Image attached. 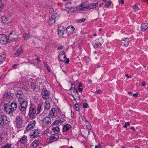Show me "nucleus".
<instances>
[{
	"instance_id": "aec40b11",
	"label": "nucleus",
	"mask_w": 148,
	"mask_h": 148,
	"mask_svg": "<svg viewBox=\"0 0 148 148\" xmlns=\"http://www.w3.org/2000/svg\"><path fill=\"white\" fill-rule=\"evenodd\" d=\"M71 128V126L69 124H66L63 127L62 132H64L69 130Z\"/></svg>"
},
{
	"instance_id": "a211bd4d",
	"label": "nucleus",
	"mask_w": 148,
	"mask_h": 148,
	"mask_svg": "<svg viewBox=\"0 0 148 148\" xmlns=\"http://www.w3.org/2000/svg\"><path fill=\"white\" fill-rule=\"evenodd\" d=\"M65 56V53L64 51H61L58 56V58L62 62H64V57Z\"/></svg>"
},
{
	"instance_id": "6e6d98bb",
	"label": "nucleus",
	"mask_w": 148,
	"mask_h": 148,
	"mask_svg": "<svg viewBox=\"0 0 148 148\" xmlns=\"http://www.w3.org/2000/svg\"><path fill=\"white\" fill-rule=\"evenodd\" d=\"M3 126V123L1 121H0V128H1Z\"/></svg>"
},
{
	"instance_id": "338daca9",
	"label": "nucleus",
	"mask_w": 148,
	"mask_h": 148,
	"mask_svg": "<svg viewBox=\"0 0 148 148\" xmlns=\"http://www.w3.org/2000/svg\"><path fill=\"white\" fill-rule=\"evenodd\" d=\"M36 60H37V61H38V62H40V58L39 57H38L37 58V59H36Z\"/></svg>"
},
{
	"instance_id": "cd10ccee",
	"label": "nucleus",
	"mask_w": 148,
	"mask_h": 148,
	"mask_svg": "<svg viewBox=\"0 0 148 148\" xmlns=\"http://www.w3.org/2000/svg\"><path fill=\"white\" fill-rule=\"evenodd\" d=\"M30 86L31 88L33 89H35L36 88V82L35 81L32 82L30 83Z\"/></svg>"
},
{
	"instance_id": "8fccbe9b",
	"label": "nucleus",
	"mask_w": 148,
	"mask_h": 148,
	"mask_svg": "<svg viewBox=\"0 0 148 148\" xmlns=\"http://www.w3.org/2000/svg\"><path fill=\"white\" fill-rule=\"evenodd\" d=\"M86 20L85 18H83L82 19H81L79 20H77V21L78 22H83L84 21H86Z\"/></svg>"
},
{
	"instance_id": "412c9836",
	"label": "nucleus",
	"mask_w": 148,
	"mask_h": 148,
	"mask_svg": "<svg viewBox=\"0 0 148 148\" xmlns=\"http://www.w3.org/2000/svg\"><path fill=\"white\" fill-rule=\"evenodd\" d=\"M50 103L47 101L45 102L44 103V111H47L50 109Z\"/></svg>"
},
{
	"instance_id": "2f4dec72",
	"label": "nucleus",
	"mask_w": 148,
	"mask_h": 148,
	"mask_svg": "<svg viewBox=\"0 0 148 148\" xmlns=\"http://www.w3.org/2000/svg\"><path fill=\"white\" fill-rule=\"evenodd\" d=\"M4 118H6V116L3 113H0V121L3 122V121H4Z\"/></svg>"
},
{
	"instance_id": "ea45409f",
	"label": "nucleus",
	"mask_w": 148,
	"mask_h": 148,
	"mask_svg": "<svg viewBox=\"0 0 148 148\" xmlns=\"http://www.w3.org/2000/svg\"><path fill=\"white\" fill-rule=\"evenodd\" d=\"M59 121L58 120H56L53 123L51 124V126H54L55 125H58L59 123L58 122Z\"/></svg>"
},
{
	"instance_id": "4c0bfd02",
	"label": "nucleus",
	"mask_w": 148,
	"mask_h": 148,
	"mask_svg": "<svg viewBox=\"0 0 148 148\" xmlns=\"http://www.w3.org/2000/svg\"><path fill=\"white\" fill-rule=\"evenodd\" d=\"M122 43L123 44V45L127 47L128 45V41H125L124 40H122Z\"/></svg>"
},
{
	"instance_id": "393cba45",
	"label": "nucleus",
	"mask_w": 148,
	"mask_h": 148,
	"mask_svg": "<svg viewBox=\"0 0 148 148\" xmlns=\"http://www.w3.org/2000/svg\"><path fill=\"white\" fill-rule=\"evenodd\" d=\"M141 31H145L148 27V23H143L141 25Z\"/></svg>"
},
{
	"instance_id": "b1692460",
	"label": "nucleus",
	"mask_w": 148,
	"mask_h": 148,
	"mask_svg": "<svg viewBox=\"0 0 148 148\" xmlns=\"http://www.w3.org/2000/svg\"><path fill=\"white\" fill-rule=\"evenodd\" d=\"M10 106L13 112L17 108V104L16 103L14 102H13L11 103Z\"/></svg>"
},
{
	"instance_id": "864d4df0",
	"label": "nucleus",
	"mask_w": 148,
	"mask_h": 148,
	"mask_svg": "<svg viewBox=\"0 0 148 148\" xmlns=\"http://www.w3.org/2000/svg\"><path fill=\"white\" fill-rule=\"evenodd\" d=\"M88 106V104L86 103H84L83 104V107L85 108H86Z\"/></svg>"
},
{
	"instance_id": "c85d7f7f",
	"label": "nucleus",
	"mask_w": 148,
	"mask_h": 148,
	"mask_svg": "<svg viewBox=\"0 0 148 148\" xmlns=\"http://www.w3.org/2000/svg\"><path fill=\"white\" fill-rule=\"evenodd\" d=\"M65 7L68 9H71L73 8V5L71 2H69L66 4L65 5Z\"/></svg>"
},
{
	"instance_id": "9b49d317",
	"label": "nucleus",
	"mask_w": 148,
	"mask_h": 148,
	"mask_svg": "<svg viewBox=\"0 0 148 148\" xmlns=\"http://www.w3.org/2000/svg\"><path fill=\"white\" fill-rule=\"evenodd\" d=\"M15 94L16 95L17 98L18 99V101L24 98V95L23 92L21 90L16 91L15 93Z\"/></svg>"
},
{
	"instance_id": "20e7f679",
	"label": "nucleus",
	"mask_w": 148,
	"mask_h": 148,
	"mask_svg": "<svg viewBox=\"0 0 148 148\" xmlns=\"http://www.w3.org/2000/svg\"><path fill=\"white\" fill-rule=\"evenodd\" d=\"M59 138L57 134H52L47 139V142L48 143H50L56 141Z\"/></svg>"
},
{
	"instance_id": "2eb2a0df",
	"label": "nucleus",
	"mask_w": 148,
	"mask_h": 148,
	"mask_svg": "<svg viewBox=\"0 0 148 148\" xmlns=\"http://www.w3.org/2000/svg\"><path fill=\"white\" fill-rule=\"evenodd\" d=\"M57 15L56 13L53 14L51 16V18L49 19V24L51 25L53 24L55 22V19Z\"/></svg>"
},
{
	"instance_id": "de8ad7c7",
	"label": "nucleus",
	"mask_w": 148,
	"mask_h": 148,
	"mask_svg": "<svg viewBox=\"0 0 148 148\" xmlns=\"http://www.w3.org/2000/svg\"><path fill=\"white\" fill-rule=\"evenodd\" d=\"M111 3V1H109L106 2L105 5V7H108V6L110 5Z\"/></svg>"
},
{
	"instance_id": "69168bd1",
	"label": "nucleus",
	"mask_w": 148,
	"mask_h": 148,
	"mask_svg": "<svg viewBox=\"0 0 148 148\" xmlns=\"http://www.w3.org/2000/svg\"><path fill=\"white\" fill-rule=\"evenodd\" d=\"M63 47L62 46H60V47H59L58 48V50H60L61 49H62V48Z\"/></svg>"
},
{
	"instance_id": "0eeeda50",
	"label": "nucleus",
	"mask_w": 148,
	"mask_h": 148,
	"mask_svg": "<svg viewBox=\"0 0 148 148\" xmlns=\"http://www.w3.org/2000/svg\"><path fill=\"white\" fill-rule=\"evenodd\" d=\"M40 133V131L38 129L34 130L30 132V137L32 138H36L39 136Z\"/></svg>"
},
{
	"instance_id": "603ef678",
	"label": "nucleus",
	"mask_w": 148,
	"mask_h": 148,
	"mask_svg": "<svg viewBox=\"0 0 148 148\" xmlns=\"http://www.w3.org/2000/svg\"><path fill=\"white\" fill-rule=\"evenodd\" d=\"M81 118H82V120L83 121H85L86 122H88L87 120L86 119V118L85 117H84V116H82Z\"/></svg>"
},
{
	"instance_id": "052dcab7",
	"label": "nucleus",
	"mask_w": 148,
	"mask_h": 148,
	"mask_svg": "<svg viewBox=\"0 0 148 148\" xmlns=\"http://www.w3.org/2000/svg\"><path fill=\"white\" fill-rule=\"evenodd\" d=\"M138 93H134L133 94V95L134 97H137L138 96Z\"/></svg>"
},
{
	"instance_id": "bf43d9fd",
	"label": "nucleus",
	"mask_w": 148,
	"mask_h": 148,
	"mask_svg": "<svg viewBox=\"0 0 148 148\" xmlns=\"http://www.w3.org/2000/svg\"><path fill=\"white\" fill-rule=\"evenodd\" d=\"M22 88L23 89H24L25 90L27 89V88L25 86H22Z\"/></svg>"
},
{
	"instance_id": "bb28decb",
	"label": "nucleus",
	"mask_w": 148,
	"mask_h": 148,
	"mask_svg": "<svg viewBox=\"0 0 148 148\" xmlns=\"http://www.w3.org/2000/svg\"><path fill=\"white\" fill-rule=\"evenodd\" d=\"M42 107L41 104H39L37 106V114H39L42 111Z\"/></svg>"
},
{
	"instance_id": "f704fd0d",
	"label": "nucleus",
	"mask_w": 148,
	"mask_h": 148,
	"mask_svg": "<svg viewBox=\"0 0 148 148\" xmlns=\"http://www.w3.org/2000/svg\"><path fill=\"white\" fill-rule=\"evenodd\" d=\"M4 96L5 98L7 99H11L12 98V97L10 93H7L5 94Z\"/></svg>"
},
{
	"instance_id": "423d86ee",
	"label": "nucleus",
	"mask_w": 148,
	"mask_h": 148,
	"mask_svg": "<svg viewBox=\"0 0 148 148\" xmlns=\"http://www.w3.org/2000/svg\"><path fill=\"white\" fill-rule=\"evenodd\" d=\"M50 94L49 91L47 90L46 88H43L42 90L41 95L43 99H49Z\"/></svg>"
},
{
	"instance_id": "09e8293b",
	"label": "nucleus",
	"mask_w": 148,
	"mask_h": 148,
	"mask_svg": "<svg viewBox=\"0 0 148 148\" xmlns=\"http://www.w3.org/2000/svg\"><path fill=\"white\" fill-rule=\"evenodd\" d=\"M58 120L59 123H63L65 121V120L63 118L60 119H58Z\"/></svg>"
},
{
	"instance_id": "39448f33",
	"label": "nucleus",
	"mask_w": 148,
	"mask_h": 148,
	"mask_svg": "<svg viewBox=\"0 0 148 148\" xmlns=\"http://www.w3.org/2000/svg\"><path fill=\"white\" fill-rule=\"evenodd\" d=\"M42 126L45 127L48 125L49 124H51V119L49 117L46 116L41 120Z\"/></svg>"
},
{
	"instance_id": "4d7b16f0",
	"label": "nucleus",
	"mask_w": 148,
	"mask_h": 148,
	"mask_svg": "<svg viewBox=\"0 0 148 148\" xmlns=\"http://www.w3.org/2000/svg\"><path fill=\"white\" fill-rule=\"evenodd\" d=\"M119 2L121 4H122L124 2V0H121L120 1V0H119Z\"/></svg>"
},
{
	"instance_id": "774afa93",
	"label": "nucleus",
	"mask_w": 148,
	"mask_h": 148,
	"mask_svg": "<svg viewBox=\"0 0 148 148\" xmlns=\"http://www.w3.org/2000/svg\"><path fill=\"white\" fill-rule=\"evenodd\" d=\"M74 12V10H73V11H72L71 10H70L68 11V12L69 13H71L72 12Z\"/></svg>"
},
{
	"instance_id": "f3484780",
	"label": "nucleus",
	"mask_w": 148,
	"mask_h": 148,
	"mask_svg": "<svg viewBox=\"0 0 148 148\" xmlns=\"http://www.w3.org/2000/svg\"><path fill=\"white\" fill-rule=\"evenodd\" d=\"M77 9L81 11H86L87 10V7L85 5V4L84 3H82L78 5Z\"/></svg>"
},
{
	"instance_id": "5701e85b",
	"label": "nucleus",
	"mask_w": 148,
	"mask_h": 148,
	"mask_svg": "<svg viewBox=\"0 0 148 148\" xmlns=\"http://www.w3.org/2000/svg\"><path fill=\"white\" fill-rule=\"evenodd\" d=\"M18 101L20 102V105L27 107V102L25 99L23 98L21 100H19Z\"/></svg>"
},
{
	"instance_id": "e433bc0d",
	"label": "nucleus",
	"mask_w": 148,
	"mask_h": 148,
	"mask_svg": "<svg viewBox=\"0 0 148 148\" xmlns=\"http://www.w3.org/2000/svg\"><path fill=\"white\" fill-rule=\"evenodd\" d=\"M56 116L58 117L60 116L61 114V112L60 110L58 108L56 109Z\"/></svg>"
},
{
	"instance_id": "5fc2aeb1",
	"label": "nucleus",
	"mask_w": 148,
	"mask_h": 148,
	"mask_svg": "<svg viewBox=\"0 0 148 148\" xmlns=\"http://www.w3.org/2000/svg\"><path fill=\"white\" fill-rule=\"evenodd\" d=\"M100 144H98V145L95 146V148H101Z\"/></svg>"
},
{
	"instance_id": "1a4fd4ad",
	"label": "nucleus",
	"mask_w": 148,
	"mask_h": 148,
	"mask_svg": "<svg viewBox=\"0 0 148 148\" xmlns=\"http://www.w3.org/2000/svg\"><path fill=\"white\" fill-rule=\"evenodd\" d=\"M36 122V121L34 120L32 121L29 122L28 125L26 126V130L27 131H29L32 130L35 126Z\"/></svg>"
},
{
	"instance_id": "c756f323",
	"label": "nucleus",
	"mask_w": 148,
	"mask_h": 148,
	"mask_svg": "<svg viewBox=\"0 0 148 148\" xmlns=\"http://www.w3.org/2000/svg\"><path fill=\"white\" fill-rule=\"evenodd\" d=\"M12 144L7 143L5 145L2 146L1 148H13L12 147Z\"/></svg>"
},
{
	"instance_id": "c9c22d12",
	"label": "nucleus",
	"mask_w": 148,
	"mask_h": 148,
	"mask_svg": "<svg viewBox=\"0 0 148 148\" xmlns=\"http://www.w3.org/2000/svg\"><path fill=\"white\" fill-rule=\"evenodd\" d=\"M27 107L25 106L20 105V106L18 108L20 111L21 112H23L25 111Z\"/></svg>"
},
{
	"instance_id": "ddd939ff",
	"label": "nucleus",
	"mask_w": 148,
	"mask_h": 148,
	"mask_svg": "<svg viewBox=\"0 0 148 148\" xmlns=\"http://www.w3.org/2000/svg\"><path fill=\"white\" fill-rule=\"evenodd\" d=\"M27 136L24 135L20 138V140L18 141V142L25 145L27 144Z\"/></svg>"
},
{
	"instance_id": "e2e57ef3",
	"label": "nucleus",
	"mask_w": 148,
	"mask_h": 148,
	"mask_svg": "<svg viewBox=\"0 0 148 148\" xmlns=\"http://www.w3.org/2000/svg\"><path fill=\"white\" fill-rule=\"evenodd\" d=\"M78 90L80 92H82L83 91V89L82 88H81L80 87H78Z\"/></svg>"
},
{
	"instance_id": "4be33fe9",
	"label": "nucleus",
	"mask_w": 148,
	"mask_h": 148,
	"mask_svg": "<svg viewBox=\"0 0 148 148\" xmlns=\"http://www.w3.org/2000/svg\"><path fill=\"white\" fill-rule=\"evenodd\" d=\"M4 109L5 111L9 114L12 113V112H13V111L11 109V108L10 105H8L7 104L5 105V106L4 107Z\"/></svg>"
},
{
	"instance_id": "0e129e2a",
	"label": "nucleus",
	"mask_w": 148,
	"mask_h": 148,
	"mask_svg": "<svg viewBox=\"0 0 148 148\" xmlns=\"http://www.w3.org/2000/svg\"><path fill=\"white\" fill-rule=\"evenodd\" d=\"M146 85V83L145 82H143L142 84V85L143 86H145Z\"/></svg>"
},
{
	"instance_id": "3c124183",
	"label": "nucleus",
	"mask_w": 148,
	"mask_h": 148,
	"mask_svg": "<svg viewBox=\"0 0 148 148\" xmlns=\"http://www.w3.org/2000/svg\"><path fill=\"white\" fill-rule=\"evenodd\" d=\"M88 123L89 124L88 125H87L86 127L87 128L88 130H90L91 128V126L90 124L88 122Z\"/></svg>"
},
{
	"instance_id": "473e14b6",
	"label": "nucleus",
	"mask_w": 148,
	"mask_h": 148,
	"mask_svg": "<svg viewBox=\"0 0 148 148\" xmlns=\"http://www.w3.org/2000/svg\"><path fill=\"white\" fill-rule=\"evenodd\" d=\"M5 56L3 55L0 56V64H2L5 60Z\"/></svg>"
},
{
	"instance_id": "49530a36",
	"label": "nucleus",
	"mask_w": 148,
	"mask_h": 148,
	"mask_svg": "<svg viewBox=\"0 0 148 148\" xmlns=\"http://www.w3.org/2000/svg\"><path fill=\"white\" fill-rule=\"evenodd\" d=\"M75 109L77 111H79V105L77 104H76L75 106Z\"/></svg>"
},
{
	"instance_id": "f03ea898",
	"label": "nucleus",
	"mask_w": 148,
	"mask_h": 148,
	"mask_svg": "<svg viewBox=\"0 0 148 148\" xmlns=\"http://www.w3.org/2000/svg\"><path fill=\"white\" fill-rule=\"evenodd\" d=\"M103 39L102 37H100L94 41L92 43V45L95 49H96L101 46L103 43Z\"/></svg>"
},
{
	"instance_id": "13d9d810",
	"label": "nucleus",
	"mask_w": 148,
	"mask_h": 148,
	"mask_svg": "<svg viewBox=\"0 0 148 148\" xmlns=\"http://www.w3.org/2000/svg\"><path fill=\"white\" fill-rule=\"evenodd\" d=\"M65 61V63L66 64H68L69 63V58L66 59Z\"/></svg>"
},
{
	"instance_id": "f8f14e48",
	"label": "nucleus",
	"mask_w": 148,
	"mask_h": 148,
	"mask_svg": "<svg viewBox=\"0 0 148 148\" xmlns=\"http://www.w3.org/2000/svg\"><path fill=\"white\" fill-rule=\"evenodd\" d=\"M75 28L74 27L71 25L69 26L66 29V32L68 36H70L72 34Z\"/></svg>"
},
{
	"instance_id": "a18cd8bd",
	"label": "nucleus",
	"mask_w": 148,
	"mask_h": 148,
	"mask_svg": "<svg viewBox=\"0 0 148 148\" xmlns=\"http://www.w3.org/2000/svg\"><path fill=\"white\" fill-rule=\"evenodd\" d=\"M49 11L50 13L52 14L54 12V9L52 7L49 8Z\"/></svg>"
},
{
	"instance_id": "680f3d73",
	"label": "nucleus",
	"mask_w": 148,
	"mask_h": 148,
	"mask_svg": "<svg viewBox=\"0 0 148 148\" xmlns=\"http://www.w3.org/2000/svg\"><path fill=\"white\" fill-rule=\"evenodd\" d=\"M96 92L97 93H101L102 91L100 90H98L96 91Z\"/></svg>"
},
{
	"instance_id": "6e6552de",
	"label": "nucleus",
	"mask_w": 148,
	"mask_h": 148,
	"mask_svg": "<svg viewBox=\"0 0 148 148\" xmlns=\"http://www.w3.org/2000/svg\"><path fill=\"white\" fill-rule=\"evenodd\" d=\"M9 43L8 38L5 34H3L0 38V43L2 44H6Z\"/></svg>"
},
{
	"instance_id": "c03bdc74",
	"label": "nucleus",
	"mask_w": 148,
	"mask_h": 148,
	"mask_svg": "<svg viewBox=\"0 0 148 148\" xmlns=\"http://www.w3.org/2000/svg\"><path fill=\"white\" fill-rule=\"evenodd\" d=\"M9 121L8 120L7 117L6 116V118L4 119V121H3V125L4 124H7L8 123Z\"/></svg>"
},
{
	"instance_id": "9d476101",
	"label": "nucleus",
	"mask_w": 148,
	"mask_h": 148,
	"mask_svg": "<svg viewBox=\"0 0 148 148\" xmlns=\"http://www.w3.org/2000/svg\"><path fill=\"white\" fill-rule=\"evenodd\" d=\"M42 144L40 140L39 139L35 140L31 144V147L32 148H36L39 145Z\"/></svg>"
},
{
	"instance_id": "37998d69",
	"label": "nucleus",
	"mask_w": 148,
	"mask_h": 148,
	"mask_svg": "<svg viewBox=\"0 0 148 148\" xmlns=\"http://www.w3.org/2000/svg\"><path fill=\"white\" fill-rule=\"evenodd\" d=\"M1 20L3 23H5L6 21H7V18L5 16H3L1 18Z\"/></svg>"
},
{
	"instance_id": "58836bf2",
	"label": "nucleus",
	"mask_w": 148,
	"mask_h": 148,
	"mask_svg": "<svg viewBox=\"0 0 148 148\" xmlns=\"http://www.w3.org/2000/svg\"><path fill=\"white\" fill-rule=\"evenodd\" d=\"M70 90H71L73 91V93H78V91L77 88H75V87L74 88H71Z\"/></svg>"
},
{
	"instance_id": "7ed1b4c3",
	"label": "nucleus",
	"mask_w": 148,
	"mask_h": 148,
	"mask_svg": "<svg viewBox=\"0 0 148 148\" xmlns=\"http://www.w3.org/2000/svg\"><path fill=\"white\" fill-rule=\"evenodd\" d=\"M23 118L21 116H18L16 119V126L17 128H21L23 123Z\"/></svg>"
},
{
	"instance_id": "72a5a7b5",
	"label": "nucleus",
	"mask_w": 148,
	"mask_h": 148,
	"mask_svg": "<svg viewBox=\"0 0 148 148\" xmlns=\"http://www.w3.org/2000/svg\"><path fill=\"white\" fill-rule=\"evenodd\" d=\"M52 130L53 132H54L55 134H57L58 132L60 131V128L58 127L53 128Z\"/></svg>"
},
{
	"instance_id": "4468645a",
	"label": "nucleus",
	"mask_w": 148,
	"mask_h": 148,
	"mask_svg": "<svg viewBox=\"0 0 148 148\" xmlns=\"http://www.w3.org/2000/svg\"><path fill=\"white\" fill-rule=\"evenodd\" d=\"M64 28L62 26H60L58 27V35L61 37L64 34Z\"/></svg>"
},
{
	"instance_id": "a878e982",
	"label": "nucleus",
	"mask_w": 148,
	"mask_h": 148,
	"mask_svg": "<svg viewBox=\"0 0 148 148\" xmlns=\"http://www.w3.org/2000/svg\"><path fill=\"white\" fill-rule=\"evenodd\" d=\"M23 53L22 49L20 47L17 51L14 54V56L15 57H17L21 54Z\"/></svg>"
},
{
	"instance_id": "6ab92c4d",
	"label": "nucleus",
	"mask_w": 148,
	"mask_h": 148,
	"mask_svg": "<svg viewBox=\"0 0 148 148\" xmlns=\"http://www.w3.org/2000/svg\"><path fill=\"white\" fill-rule=\"evenodd\" d=\"M98 3H91L89 4L88 6H86L87 7V9L90 10L91 9H94L96 8V7Z\"/></svg>"
},
{
	"instance_id": "f257e3e1",
	"label": "nucleus",
	"mask_w": 148,
	"mask_h": 148,
	"mask_svg": "<svg viewBox=\"0 0 148 148\" xmlns=\"http://www.w3.org/2000/svg\"><path fill=\"white\" fill-rule=\"evenodd\" d=\"M36 108L34 104L31 103L28 115L30 118H34L36 114Z\"/></svg>"
},
{
	"instance_id": "79ce46f5",
	"label": "nucleus",
	"mask_w": 148,
	"mask_h": 148,
	"mask_svg": "<svg viewBox=\"0 0 148 148\" xmlns=\"http://www.w3.org/2000/svg\"><path fill=\"white\" fill-rule=\"evenodd\" d=\"M3 7V3L2 1L1 0H0V11L2 10Z\"/></svg>"
},
{
	"instance_id": "a19ab883",
	"label": "nucleus",
	"mask_w": 148,
	"mask_h": 148,
	"mask_svg": "<svg viewBox=\"0 0 148 148\" xmlns=\"http://www.w3.org/2000/svg\"><path fill=\"white\" fill-rule=\"evenodd\" d=\"M133 9L134 11L136 12H137L139 10L138 6L136 5H135L133 6Z\"/></svg>"
},
{
	"instance_id": "7c9ffc66",
	"label": "nucleus",
	"mask_w": 148,
	"mask_h": 148,
	"mask_svg": "<svg viewBox=\"0 0 148 148\" xmlns=\"http://www.w3.org/2000/svg\"><path fill=\"white\" fill-rule=\"evenodd\" d=\"M23 37L25 40H27L30 38L31 36L29 34L25 33L23 35Z\"/></svg>"
},
{
	"instance_id": "dca6fc26",
	"label": "nucleus",
	"mask_w": 148,
	"mask_h": 148,
	"mask_svg": "<svg viewBox=\"0 0 148 148\" xmlns=\"http://www.w3.org/2000/svg\"><path fill=\"white\" fill-rule=\"evenodd\" d=\"M56 111L55 108H52L49 113V117H50L53 118L55 117L56 116Z\"/></svg>"
}]
</instances>
